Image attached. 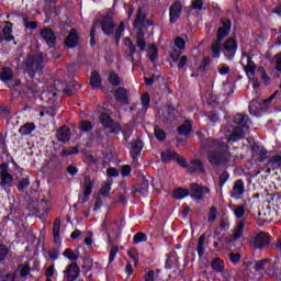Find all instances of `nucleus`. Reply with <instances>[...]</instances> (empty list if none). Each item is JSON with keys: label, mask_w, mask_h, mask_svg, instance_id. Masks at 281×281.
Returning a JSON list of instances; mask_svg holds the SVG:
<instances>
[{"label": "nucleus", "mask_w": 281, "mask_h": 281, "mask_svg": "<svg viewBox=\"0 0 281 281\" xmlns=\"http://www.w3.org/2000/svg\"><path fill=\"white\" fill-rule=\"evenodd\" d=\"M162 115L168 122L175 120V108L172 105L167 106Z\"/></svg>", "instance_id": "nucleus-40"}, {"label": "nucleus", "mask_w": 281, "mask_h": 281, "mask_svg": "<svg viewBox=\"0 0 281 281\" xmlns=\"http://www.w3.org/2000/svg\"><path fill=\"white\" fill-rule=\"evenodd\" d=\"M100 122L105 128H109L113 124V119L109 114L102 113L100 115Z\"/></svg>", "instance_id": "nucleus-37"}, {"label": "nucleus", "mask_w": 281, "mask_h": 281, "mask_svg": "<svg viewBox=\"0 0 281 281\" xmlns=\"http://www.w3.org/2000/svg\"><path fill=\"white\" fill-rule=\"evenodd\" d=\"M90 86L93 89H100L102 87V77L100 76V72L93 70L90 76Z\"/></svg>", "instance_id": "nucleus-23"}, {"label": "nucleus", "mask_w": 281, "mask_h": 281, "mask_svg": "<svg viewBox=\"0 0 281 281\" xmlns=\"http://www.w3.org/2000/svg\"><path fill=\"white\" fill-rule=\"evenodd\" d=\"M238 49V42L234 37H229L225 41L222 52L228 60H234V57L236 56V52Z\"/></svg>", "instance_id": "nucleus-6"}, {"label": "nucleus", "mask_w": 281, "mask_h": 281, "mask_svg": "<svg viewBox=\"0 0 281 281\" xmlns=\"http://www.w3.org/2000/svg\"><path fill=\"white\" fill-rule=\"evenodd\" d=\"M154 133H155V137H156V139H158V142H166V132H164V130H161V127L156 125L154 127Z\"/></svg>", "instance_id": "nucleus-38"}, {"label": "nucleus", "mask_w": 281, "mask_h": 281, "mask_svg": "<svg viewBox=\"0 0 281 281\" xmlns=\"http://www.w3.org/2000/svg\"><path fill=\"white\" fill-rule=\"evenodd\" d=\"M123 43L125 47V54L128 55L130 60H132V63H135V54L137 53V47L135 46L133 41L130 40V37H125L123 40Z\"/></svg>", "instance_id": "nucleus-12"}, {"label": "nucleus", "mask_w": 281, "mask_h": 281, "mask_svg": "<svg viewBox=\"0 0 281 281\" xmlns=\"http://www.w3.org/2000/svg\"><path fill=\"white\" fill-rule=\"evenodd\" d=\"M41 36L43 41H45L46 45L48 47H54L56 45V35L54 34V31L52 29H44L41 31Z\"/></svg>", "instance_id": "nucleus-13"}, {"label": "nucleus", "mask_w": 281, "mask_h": 281, "mask_svg": "<svg viewBox=\"0 0 281 281\" xmlns=\"http://www.w3.org/2000/svg\"><path fill=\"white\" fill-rule=\"evenodd\" d=\"M12 78H14L12 69H10L9 67L3 68L0 74V80H2V82H9V80H12Z\"/></svg>", "instance_id": "nucleus-32"}, {"label": "nucleus", "mask_w": 281, "mask_h": 281, "mask_svg": "<svg viewBox=\"0 0 281 281\" xmlns=\"http://www.w3.org/2000/svg\"><path fill=\"white\" fill-rule=\"evenodd\" d=\"M190 195V191L183 188H178L173 191V196L178 200L186 199Z\"/></svg>", "instance_id": "nucleus-36"}, {"label": "nucleus", "mask_w": 281, "mask_h": 281, "mask_svg": "<svg viewBox=\"0 0 281 281\" xmlns=\"http://www.w3.org/2000/svg\"><path fill=\"white\" fill-rule=\"evenodd\" d=\"M276 70L281 74V53L276 55Z\"/></svg>", "instance_id": "nucleus-64"}, {"label": "nucleus", "mask_w": 281, "mask_h": 281, "mask_svg": "<svg viewBox=\"0 0 281 281\" xmlns=\"http://www.w3.org/2000/svg\"><path fill=\"white\" fill-rule=\"evenodd\" d=\"M44 60L43 55H33L27 57L25 65L26 71L31 78H34L36 71H41V69H43Z\"/></svg>", "instance_id": "nucleus-4"}, {"label": "nucleus", "mask_w": 281, "mask_h": 281, "mask_svg": "<svg viewBox=\"0 0 281 281\" xmlns=\"http://www.w3.org/2000/svg\"><path fill=\"white\" fill-rule=\"evenodd\" d=\"M145 281H155V271L149 270L145 273Z\"/></svg>", "instance_id": "nucleus-63"}, {"label": "nucleus", "mask_w": 281, "mask_h": 281, "mask_svg": "<svg viewBox=\"0 0 281 281\" xmlns=\"http://www.w3.org/2000/svg\"><path fill=\"white\" fill-rule=\"evenodd\" d=\"M136 45L139 47L140 52H144L146 49V37L144 35V32L138 31L136 33Z\"/></svg>", "instance_id": "nucleus-29"}, {"label": "nucleus", "mask_w": 281, "mask_h": 281, "mask_svg": "<svg viewBox=\"0 0 281 281\" xmlns=\"http://www.w3.org/2000/svg\"><path fill=\"white\" fill-rule=\"evenodd\" d=\"M181 10H183V5L181 2L176 1L169 8V20L170 23H177L179 21V16H181Z\"/></svg>", "instance_id": "nucleus-11"}, {"label": "nucleus", "mask_w": 281, "mask_h": 281, "mask_svg": "<svg viewBox=\"0 0 281 281\" xmlns=\"http://www.w3.org/2000/svg\"><path fill=\"white\" fill-rule=\"evenodd\" d=\"M192 10H203V0H195L192 2Z\"/></svg>", "instance_id": "nucleus-60"}, {"label": "nucleus", "mask_w": 281, "mask_h": 281, "mask_svg": "<svg viewBox=\"0 0 281 281\" xmlns=\"http://www.w3.org/2000/svg\"><path fill=\"white\" fill-rule=\"evenodd\" d=\"M56 137L58 142L67 144V142L71 139V131H69L67 127H59V130L56 132Z\"/></svg>", "instance_id": "nucleus-18"}, {"label": "nucleus", "mask_w": 281, "mask_h": 281, "mask_svg": "<svg viewBox=\"0 0 281 281\" xmlns=\"http://www.w3.org/2000/svg\"><path fill=\"white\" fill-rule=\"evenodd\" d=\"M243 58H247V65L244 67L247 76H254L256 74V64L248 55H243Z\"/></svg>", "instance_id": "nucleus-25"}, {"label": "nucleus", "mask_w": 281, "mask_h": 281, "mask_svg": "<svg viewBox=\"0 0 281 281\" xmlns=\"http://www.w3.org/2000/svg\"><path fill=\"white\" fill-rule=\"evenodd\" d=\"M162 161H177L182 168H188V161L175 150L167 149L160 154Z\"/></svg>", "instance_id": "nucleus-7"}, {"label": "nucleus", "mask_w": 281, "mask_h": 281, "mask_svg": "<svg viewBox=\"0 0 281 281\" xmlns=\"http://www.w3.org/2000/svg\"><path fill=\"white\" fill-rule=\"evenodd\" d=\"M142 104L145 108V111H148V106H150V95L144 94L142 97Z\"/></svg>", "instance_id": "nucleus-56"}, {"label": "nucleus", "mask_w": 281, "mask_h": 281, "mask_svg": "<svg viewBox=\"0 0 281 281\" xmlns=\"http://www.w3.org/2000/svg\"><path fill=\"white\" fill-rule=\"evenodd\" d=\"M3 41H7L8 43L14 41V35H12V23H8L3 29H0V43H3Z\"/></svg>", "instance_id": "nucleus-15"}, {"label": "nucleus", "mask_w": 281, "mask_h": 281, "mask_svg": "<svg viewBox=\"0 0 281 281\" xmlns=\"http://www.w3.org/2000/svg\"><path fill=\"white\" fill-rule=\"evenodd\" d=\"M10 166L5 162L0 165V186L3 190H10L14 178L10 175Z\"/></svg>", "instance_id": "nucleus-5"}, {"label": "nucleus", "mask_w": 281, "mask_h": 281, "mask_svg": "<svg viewBox=\"0 0 281 281\" xmlns=\"http://www.w3.org/2000/svg\"><path fill=\"white\" fill-rule=\"evenodd\" d=\"M93 191V182L91 181V177L83 176V195L89 196Z\"/></svg>", "instance_id": "nucleus-24"}, {"label": "nucleus", "mask_w": 281, "mask_h": 281, "mask_svg": "<svg viewBox=\"0 0 281 281\" xmlns=\"http://www.w3.org/2000/svg\"><path fill=\"white\" fill-rule=\"evenodd\" d=\"M229 69H231L229 66L223 64L218 66L217 71L221 76H227L229 74Z\"/></svg>", "instance_id": "nucleus-55"}, {"label": "nucleus", "mask_w": 281, "mask_h": 281, "mask_svg": "<svg viewBox=\"0 0 281 281\" xmlns=\"http://www.w3.org/2000/svg\"><path fill=\"white\" fill-rule=\"evenodd\" d=\"M127 255L134 261L135 267H137V265L139 263V256L137 255V251L136 250H128Z\"/></svg>", "instance_id": "nucleus-49"}, {"label": "nucleus", "mask_w": 281, "mask_h": 281, "mask_svg": "<svg viewBox=\"0 0 281 281\" xmlns=\"http://www.w3.org/2000/svg\"><path fill=\"white\" fill-rule=\"evenodd\" d=\"M211 267L213 271H217L218 273H221L223 269H225V263L223 262V260L216 258L212 261Z\"/></svg>", "instance_id": "nucleus-35"}, {"label": "nucleus", "mask_w": 281, "mask_h": 281, "mask_svg": "<svg viewBox=\"0 0 281 281\" xmlns=\"http://www.w3.org/2000/svg\"><path fill=\"white\" fill-rule=\"evenodd\" d=\"M109 192H111V183L109 182H104L101 186V189L99 191V194H101L102 196H109Z\"/></svg>", "instance_id": "nucleus-46"}, {"label": "nucleus", "mask_w": 281, "mask_h": 281, "mask_svg": "<svg viewBox=\"0 0 281 281\" xmlns=\"http://www.w3.org/2000/svg\"><path fill=\"white\" fill-rule=\"evenodd\" d=\"M268 166H270L271 168H280V166H281V156L280 155L272 156L268 160Z\"/></svg>", "instance_id": "nucleus-39"}, {"label": "nucleus", "mask_w": 281, "mask_h": 281, "mask_svg": "<svg viewBox=\"0 0 281 281\" xmlns=\"http://www.w3.org/2000/svg\"><path fill=\"white\" fill-rule=\"evenodd\" d=\"M36 131V125L34 123H25L19 130V133L22 135H30Z\"/></svg>", "instance_id": "nucleus-31"}, {"label": "nucleus", "mask_w": 281, "mask_h": 281, "mask_svg": "<svg viewBox=\"0 0 281 281\" xmlns=\"http://www.w3.org/2000/svg\"><path fill=\"white\" fill-rule=\"evenodd\" d=\"M133 133V126L126 125L125 128L123 130V135L125 139H128L131 137V134Z\"/></svg>", "instance_id": "nucleus-62"}, {"label": "nucleus", "mask_w": 281, "mask_h": 281, "mask_svg": "<svg viewBox=\"0 0 281 281\" xmlns=\"http://www.w3.org/2000/svg\"><path fill=\"white\" fill-rule=\"evenodd\" d=\"M244 232H245V222L239 221V223L237 224V226L234 231V234L231 235V239H228V243H234V241L238 240V238H241Z\"/></svg>", "instance_id": "nucleus-20"}, {"label": "nucleus", "mask_w": 281, "mask_h": 281, "mask_svg": "<svg viewBox=\"0 0 281 281\" xmlns=\"http://www.w3.org/2000/svg\"><path fill=\"white\" fill-rule=\"evenodd\" d=\"M221 23L222 26L217 30V38L211 45L213 58H221V43H223V38L228 36L229 32H232V20L222 19Z\"/></svg>", "instance_id": "nucleus-3"}, {"label": "nucleus", "mask_w": 281, "mask_h": 281, "mask_svg": "<svg viewBox=\"0 0 281 281\" xmlns=\"http://www.w3.org/2000/svg\"><path fill=\"white\" fill-rule=\"evenodd\" d=\"M212 59H210L209 57H204L200 64V71H205V69H207V67H210V63Z\"/></svg>", "instance_id": "nucleus-52"}, {"label": "nucleus", "mask_w": 281, "mask_h": 281, "mask_svg": "<svg viewBox=\"0 0 281 281\" xmlns=\"http://www.w3.org/2000/svg\"><path fill=\"white\" fill-rule=\"evenodd\" d=\"M234 214L236 218H243L245 216V206L239 205L234 210Z\"/></svg>", "instance_id": "nucleus-51"}, {"label": "nucleus", "mask_w": 281, "mask_h": 281, "mask_svg": "<svg viewBox=\"0 0 281 281\" xmlns=\"http://www.w3.org/2000/svg\"><path fill=\"white\" fill-rule=\"evenodd\" d=\"M243 194H245V181H243V179H239L234 182L229 195L231 199L239 201V199H243Z\"/></svg>", "instance_id": "nucleus-10"}, {"label": "nucleus", "mask_w": 281, "mask_h": 281, "mask_svg": "<svg viewBox=\"0 0 281 281\" xmlns=\"http://www.w3.org/2000/svg\"><path fill=\"white\" fill-rule=\"evenodd\" d=\"M108 80L112 87H120L122 85V77L115 71H110Z\"/></svg>", "instance_id": "nucleus-27"}, {"label": "nucleus", "mask_w": 281, "mask_h": 281, "mask_svg": "<svg viewBox=\"0 0 281 281\" xmlns=\"http://www.w3.org/2000/svg\"><path fill=\"white\" fill-rule=\"evenodd\" d=\"M79 128L85 133L93 131V123H91V121H81L79 123Z\"/></svg>", "instance_id": "nucleus-43"}, {"label": "nucleus", "mask_w": 281, "mask_h": 281, "mask_svg": "<svg viewBox=\"0 0 281 281\" xmlns=\"http://www.w3.org/2000/svg\"><path fill=\"white\" fill-rule=\"evenodd\" d=\"M187 168L191 175H194V172H204V170H205L203 162L199 159L192 160L189 166L187 162Z\"/></svg>", "instance_id": "nucleus-19"}, {"label": "nucleus", "mask_w": 281, "mask_h": 281, "mask_svg": "<svg viewBox=\"0 0 281 281\" xmlns=\"http://www.w3.org/2000/svg\"><path fill=\"white\" fill-rule=\"evenodd\" d=\"M80 276V267L78 263L71 262L66 270H64V280L65 281H76Z\"/></svg>", "instance_id": "nucleus-9"}, {"label": "nucleus", "mask_w": 281, "mask_h": 281, "mask_svg": "<svg viewBox=\"0 0 281 281\" xmlns=\"http://www.w3.org/2000/svg\"><path fill=\"white\" fill-rule=\"evenodd\" d=\"M120 251V248L117 246H114L110 250L109 255V262H113L115 260V256H117V252Z\"/></svg>", "instance_id": "nucleus-54"}, {"label": "nucleus", "mask_w": 281, "mask_h": 281, "mask_svg": "<svg viewBox=\"0 0 281 281\" xmlns=\"http://www.w3.org/2000/svg\"><path fill=\"white\" fill-rule=\"evenodd\" d=\"M252 243L255 249H262V247H267V245H269V235H267L266 233H259L254 238Z\"/></svg>", "instance_id": "nucleus-14"}, {"label": "nucleus", "mask_w": 281, "mask_h": 281, "mask_svg": "<svg viewBox=\"0 0 281 281\" xmlns=\"http://www.w3.org/2000/svg\"><path fill=\"white\" fill-rule=\"evenodd\" d=\"M196 251L199 258H203V255L205 254V234H202L199 237Z\"/></svg>", "instance_id": "nucleus-30"}, {"label": "nucleus", "mask_w": 281, "mask_h": 281, "mask_svg": "<svg viewBox=\"0 0 281 281\" xmlns=\"http://www.w3.org/2000/svg\"><path fill=\"white\" fill-rule=\"evenodd\" d=\"M0 279H1L2 281H15L14 274L8 273V274H5V276L3 277V271H0Z\"/></svg>", "instance_id": "nucleus-61"}, {"label": "nucleus", "mask_w": 281, "mask_h": 281, "mask_svg": "<svg viewBox=\"0 0 281 281\" xmlns=\"http://www.w3.org/2000/svg\"><path fill=\"white\" fill-rule=\"evenodd\" d=\"M108 128H111L112 133H120L122 131V125L112 121V125Z\"/></svg>", "instance_id": "nucleus-59"}, {"label": "nucleus", "mask_w": 281, "mask_h": 281, "mask_svg": "<svg viewBox=\"0 0 281 281\" xmlns=\"http://www.w3.org/2000/svg\"><path fill=\"white\" fill-rule=\"evenodd\" d=\"M116 102H122L123 104H128V91L124 88L116 89L114 93Z\"/></svg>", "instance_id": "nucleus-21"}, {"label": "nucleus", "mask_w": 281, "mask_h": 281, "mask_svg": "<svg viewBox=\"0 0 281 281\" xmlns=\"http://www.w3.org/2000/svg\"><path fill=\"white\" fill-rule=\"evenodd\" d=\"M228 179H229V173L227 171H224L223 173H221L220 187L223 188V186H225V183H227Z\"/></svg>", "instance_id": "nucleus-53"}, {"label": "nucleus", "mask_w": 281, "mask_h": 281, "mask_svg": "<svg viewBox=\"0 0 281 281\" xmlns=\"http://www.w3.org/2000/svg\"><path fill=\"white\" fill-rule=\"evenodd\" d=\"M192 132V123L186 121L182 125L178 127L179 135H189Z\"/></svg>", "instance_id": "nucleus-34"}, {"label": "nucleus", "mask_w": 281, "mask_h": 281, "mask_svg": "<svg viewBox=\"0 0 281 281\" xmlns=\"http://www.w3.org/2000/svg\"><path fill=\"white\" fill-rule=\"evenodd\" d=\"M101 29L102 32L105 34H113V31L115 30V24L113 23V18L111 16H105L101 21Z\"/></svg>", "instance_id": "nucleus-17"}, {"label": "nucleus", "mask_w": 281, "mask_h": 281, "mask_svg": "<svg viewBox=\"0 0 281 281\" xmlns=\"http://www.w3.org/2000/svg\"><path fill=\"white\" fill-rule=\"evenodd\" d=\"M53 237L55 243H58V240H60V218H56L53 224Z\"/></svg>", "instance_id": "nucleus-33"}, {"label": "nucleus", "mask_w": 281, "mask_h": 281, "mask_svg": "<svg viewBox=\"0 0 281 281\" xmlns=\"http://www.w3.org/2000/svg\"><path fill=\"white\" fill-rule=\"evenodd\" d=\"M175 45L178 49H182V52L186 49V40L182 37H177L175 40Z\"/></svg>", "instance_id": "nucleus-50"}, {"label": "nucleus", "mask_w": 281, "mask_h": 281, "mask_svg": "<svg viewBox=\"0 0 281 281\" xmlns=\"http://www.w3.org/2000/svg\"><path fill=\"white\" fill-rule=\"evenodd\" d=\"M190 190H191L190 196L191 199H194L196 203H201V201H203L204 194H210V188L203 187L196 183L191 184Z\"/></svg>", "instance_id": "nucleus-8"}, {"label": "nucleus", "mask_w": 281, "mask_h": 281, "mask_svg": "<svg viewBox=\"0 0 281 281\" xmlns=\"http://www.w3.org/2000/svg\"><path fill=\"white\" fill-rule=\"evenodd\" d=\"M217 217H218V210L216 209V206H211L209 211V223H214V221H216Z\"/></svg>", "instance_id": "nucleus-45"}, {"label": "nucleus", "mask_w": 281, "mask_h": 281, "mask_svg": "<svg viewBox=\"0 0 281 281\" xmlns=\"http://www.w3.org/2000/svg\"><path fill=\"white\" fill-rule=\"evenodd\" d=\"M27 188H30V179L29 178L21 179L18 183L19 192H25Z\"/></svg>", "instance_id": "nucleus-42"}, {"label": "nucleus", "mask_w": 281, "mask_h": 281, "mask_svg": "<svg viewBox=\"0 0 281 281\" xmlns=\"http://www.w3.org/2000/svg\"><path fill=\"white\" fill-rule=\"evenodd\" d=\"M268 261H269V260H267V259H262V260H260V261H257V262L255 263V269H256V271H262V269H265V265H267Z\"/></svg>", "instance_id": "nucleus-58"}, {"label": "nucleus", "mask_w": 281, "mask_h": 281, "mask_svg": "<svg viewBox=\"0 0 281 281\" xmlns=\"http://www.w3.org/2000/svg\"><path fill=\"white\" fill-rule=\"evenodd\" d=\"M188 65V56L182 55L180 59H178V69H183Z\"/></svg>", "instance_id": "nucleus-57"}, {"label": "nucleus", "mask_w": 281, "mask_h": 281, "mask_svg": "<svg viewBox=\"0 0 281 281\" xmlns=\"http://www.w3.org/2000/svg\"><path fill=\"white\" fill-rule=\"evenodd\" d=\"M80 150L78 147H72L71 150L63 149L61 155L63 157L71 156V155H78Z\"/></svg>", "instance_id": "nucleus-48"}, {"label": "nucleus", "mask_w": 281, "mask_h": 281, "mask_svg": "<svg viewBox=\"0 0 281 281\" xmlns=\"http://www.w3.org/2000/svg\"><path fill=\"white\" fill-rule=\"evenodd\" d=\"M206 146L217 148L216 150H211L207 153V159L211 166L221 167L225 166V164H229V147L227 144L214 138H209Z\"/></svg>", "instance_id": "nucleus-2"}, {"label": "nucleus", "mask_w": 281, "mask_h": 281, "mask_svg": "<svg viewBox=\"0 0 281 281\" xmlns=\"http://www.w3.org/2000/svg\"><path fill=\"white\" fill-rule=\"evenodd\" d=\"M63 257L67 258L71 262H76V260L80 258V250L74 251L72 249L68 248L63 252Z\"/></svg>", "instance_id": "nucleus-26"}, {"label": "nucleus", "mask_w": 281, "mask_h": 281, "mask_svg": "<svg viewBox=\"0 0 281 281\" xmlns=\"http://www.w3.org/2000/svg\"><path fill=\"white\" fill-rule=\"evenodd\" d=\"M181 54H183V50L181 48H173L170 53V58L173 63H179V58L181 57Z\"/></svg>", "instance_id": "nucleus-44"}, {"label": "nucleus", "mask_w": 281, "mask_h": 281, "mask_svg": "<svg viewBox=\"0 0 281 281\" xmlns=\"http://www.w3.org/2000/svg\"><path fill=\"white\" fill-rule=\"evenodd\" d=\"M78 41H80V38L78 37V31H76V29H72L65 40V45L66 47L74 49V47L78 45Z\"/></svg>", "instance_id": "nucleus-16"}, {"label": "nucleus", "mask_w": 281, "mask_h": 281, "mask_svg": "<svg viewBox=\"0 0 281 281\" xmlns=\"http://www.w3.org/2000/svg\"><path fill=\"white\" fill-rule=\"evenodd\" d=\"M134 243L135 245H138V243H146V240H148V237H146V234L144 233H136L134 235Z\"/></svg>", "instance_id": "nucleus-47"}, {"label": "nucleus", "mask_w": 281, "mask_h": 281, "mask_svg": "<svg viewBox=\"0 0 281 281\" xmlns=\"http://www.w3.org/2000/svg\"><path fill=\"white\" fill-rule=\"evenodd\" d=\"M232 126L226 125L224 127V133H226L227 142H238V139H243L245 137V133L249 131V126L251 125V121H249V116L247 114H236L233 119Z\"/></svg>", "instance_id": "nucleus-1"}, {"label": "nucleus", "mask_w": 281, "mask_h": 281, "mask_svg": "<svg viewBox=\"0 0 281 281\" xmlns=\"http://www.w3.org/2000/svg\"><path fill=\"white\" fill-rule=\"evenodd\" d=\"M143 148H144V142H142V139H137L136 142L132 143V147H131L132 157L134 159L135 157H139Z\"/></svg>", "instance_id": "nucleus-22"}, {"label": "nucleus", "mask_w": 281, "mask_h": 281, "mask_svg": "<svg viewBox=\"0 0 281 281\" xmlns=\"http://www.w3.org/2000/svg\"><path fill=\"white\" fill-rule=\"evenodd\" d=\"M144 21H146V13H144V9L138 8L136 19L134 20V27H140V25H144Z\"/></svg>", "instance_id": "nucleus-28"}, {"label": "nucleus", "mask_w": 281, "mask_h": 281, "mask_svg": "<svg viewBox=\"0 0 281 281\" xmlns=\"http://www.w3.org/2000/svg\"><path fill=\"white\" fill-rule=\"evenodd\" d=\"M124 30H125V26H124V22H121L115 31V35H114V38L116 41V45L120 44V38H122V34H124Z\"/></svg>", "instance_id": "nucleus-41"}]
</instances>
